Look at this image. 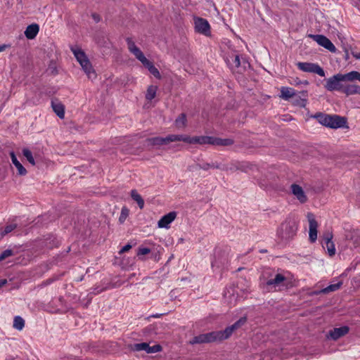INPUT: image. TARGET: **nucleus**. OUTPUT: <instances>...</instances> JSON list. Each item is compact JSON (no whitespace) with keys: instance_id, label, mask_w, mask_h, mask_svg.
I'll return each instance as SVG.
<instances>
[{"instance_id":"1","label":"nucleus","mask_w":360,"mask_h":360,"mask_svg":"<svg viewBox=\"0 0 360 360\" xmlns=\"http://www.w3.org/2000/svg\"><path fill=\"white\" fill-rule=\"evenodd\" d=\"M297 229L298 224L296 219L292 217H288L278 228L277 236L281 241L288 243L295 238Z\"/></svg>"},{"instance_id":"2","label":"nucleus","mask_w":360,"mask_h":360,"mask_svg":"<svg viewBox=\"0 0 360 360\" xmlns=\"http://www.w3.org/2000/svg\"><path fill=\"white\" fill-rule=\"evenodd\" d=\"M286 278L280 274H277L274 277L266 280L263 276L261 278L260 286L266 292L278 291L286 286Z\"/></svg>"},{"instance_id":"3","label":"nucleus","mask_w":360,"mask_h":360,"mask_svg":"<svg viewBox=\"0 0 360 360\" xmlns=\"http://www.w3.org/2000/svg\"><path fill=\"white\" fill-rule=\"evenodd\" d=\"M342 82H345L343 74H336L326 80L325 88L330 91H341L343 89Z\"/></svg>"},{"instance_id":"4","label":"nucleus","mask_w":360,"mask_h":360,"mask_svg":"<svg viewBox=\"0 0 360 360\" xmlns=\"http://www.w3.org/2000/svg\"><path fill=\"white\" fill-rule=\"evenodd\" d=\"M129 349L133 352L145 351L147 354H153L161 352L162 347L158 344L150 347L147 342H141L131 345Z\"/></svg>"},{"instance_id":"5","label":"nucleus","mask_w":360,"mask_h":360,"mask_svg":"<svg viewBox=\"0 0 360 360\" xmlns=\"http://www.w3.org/2000/svg\"><path fill=\"white\" fill-rule=\"evenodd\" d=\"M297 68L305 72L316 73L321 77L325 76V72L318 64L307 62H299L297 63Z\"/></svg>"},{"instance_id":"6","label":"nucleus","mask_w":360,"mask_h":360,"mask_svg":"<svg viewBox=\"0 0 360 360\" xmlns=\"http://www.w3.org/2000/svg\"><path fill=\"white\" fill-rule=\"evenodd\" d=\"M309 37L330 52L335 53L336 51L335 45L326 37L321 34H310Z\"/></svg>"},{"instance_id":"7","label":"nucleus","mask_w":360,"mask_h":360,"mask_svg":"<svg viewBox=\"0 0 360 360\" xmlns=\"http://www.w3.org/2000/svg\"><path fill=\"white\" fill-rule=\"evenodd\" d=\"M309 221V239L311 243H314L317 239L318 222L312 213L307 214Z\"/></svg>"},{"instance_id":"8","label":"nucleus","mask_w":360,"mask_h":360,"mask_svg":"<svg viewBox=\"0 0 360 360\" xmlns=\"http://www.w3.org/2000/svg\"><path fill=\"white\" fill-rule=\"evenodd\" d=\"M217 341V335L215 331L210 332L208 333L200 334L199 335L195 336L191 341L190 344H202V343H209Z\"/></svg>"},{"instance_id":"9","label":"nucleus","mask_w":360,"mask_h":360,"mask_svg":"<svg viewBox=\"0 0 360 360\" xmlns=\"http://www.w3.org/2000/svg\"><path fill=\"white\" fill-rule=\"evenodd\" d=\"M126 41L130 53H131L136 58L143 64L147 60L143 52L138 46H136L131 38L127 37L126 39Z\"/></svg>"},{"instance_id":"10","label":"nucleus","mask_w":360,"mask_h":360,"mask_svg":"<svg viewBox=\"0 0 360 360\" xmlns=\"http://www.w3.org/2000/svg\"><path fill=\"white\" fill-rule=\"evenodd\" d=\"M195 29L197 32L208 35L210 34V26L208 21L202 18H195L194 19Z\"/></svg>"},{"instance_id":"11","label":"nucleus","mask_w":360,"mask_h":360,"mask_svg":"<svg viewBox=\"0 0 360 360\" xmlns=\"http://www.w3.org/2000/svg\"><path fill=\"white\" fill-rule=\"evenodd\" d=\"M333 237V235L330 231H326L323 235V244L326 245L328 253L330 257L335 254V244L332 241Z\"/></svg>"},{"instance_id":"12","label":"nucleus","mask_w":360,"mask_h":360,"mask_svg":"<svg viewBox=\"0 0 360 360\" xmlns=\"http://www.w3.org/2000/svg\"><path fill=\"white\" fill-rule=\"evenodd\" d=\"M176 212H170L168 214L164 215L160 218L158 222V226L159 228H169V224L176 219Z\"/></svg>"},{"instance_id":"13","label":"nucleus","mask_w":360,"mask_h":360,"mask_svg":"<svg viewBox=\"0 0 360 360\" xmlns=\"http://www.w3.org/2000/svg\"><path fill=\"white\" fill-rule=\"evenodd\" d=\"M308 93L307 91H302L299 94L295 93V96L292 98V103L294 105L300 108H304L307 103Z\"/></svg>"},{"instance_id":"14","label":"nucleus","mask_w":360,"mask_h":360,"mask_svg":"<svg viewBox=\"0 0 360 360\" xmlns=\"http://www.w3.org/2000/svg\"><path fill=\"white\" fill-rule=\"evenodd\" d=\"M79 63L80 64L82 70L84 71V72L86 74L87 77L89 79H94L96 77V72L93 69L92 65L88 58L84 59V60L79 62Z\"/></svg>"},{"instance_id":"15","label":"nucleus","mask_w":360,"mask_h":360,"mask_svg":"<svg viewBox=\"0 0 360 360\" xmlns=\"http://www.w3.org/2000/svg\"><path fill=\"white\" fill-rule=\"evenodd\" d=\"M349 332V328L347 326H342L340 328H335L330 330L328 338L333 340H337L340 338L345 335Z\"/></svg>"},{"instance_id":"16","label":"nucleus","mask_w":360,"mask_h":360,"mask_svg":"<svg viewBox=\"0 0 360 360\" xmlns=\"http://www.w3.org/2000/svg\"><path fill=\"white\" fill-rule=\"evenodd\" d=\"M291 191L292 194L297 198V200L304 203L307 200V198L302 189V188L295 184L291 185Z\"/></svg>"},{"instance_id":"17","label":"nucleus","mask_w":360,"mask_h":360,"mask_svg":"<svg viewBox=\"0 0 360 360\" xmlns=\"http://www.w3.org/2000/svg\"><path fill=\"white\" fill-rule=\"evenodd\" d=\"M330 121L328 127L333 129L341 128L347 124V120L345 117L338 115H330Z\"/></svg>"},{"instance_id":"18","label":"nucleus","mask_w":360,"mask_h":360,"mask_svg":"<svg viewBox=\"0 0 360 360\" xmlns=\"http://www.w3.org/2000/svg\"><path fill=\"white\" fill-rule=\"evenodd\" d=\"M214 136H199L191 137V144L200 145H212L213 146Z\"/></svg>"},{"instance_id":"19","label":"nucleus","mask_w":360,"mask_h":360,"mask_svg":"<svg viewBox=\"0 0 360 360\" xmlns=\"http://www.w3.org/2000/svg\"><path fill=\"white\" fill-rule=\"evenodd\" d=\"M39 31V25L34 23L28 25L25 31V35L28 39H33L36 37Z\"/></svg>"},{"instance_id":"20","label":"nucleus","mask_w":360,"mask_h":360,"mask_svg":"<svg viewBox=\"0 0 360 360\" xmlns=\"http://www.w3.org/2000/svg\"><path fill=\"white\" fill-rule=\"evenodd\" d=\"M169 143L174 141H183L191 144V136L185 134H170L167 136Z\"/></svg>"},{"instance_id":"21","label":"nucleus","mask_w":360,"mask_h":360,"mask_svg":"<svg viewBox=\"0 0 360 360\" xmlns=\"http://www.w3.org/2000/svg\"><path fill=\"white\" fill-rule=\"evenodd\" d=\"M342 285V281H338L337 283L335 284H330L326 288H324L321 289V290L316 291L314 292L315 295H320V294H328L331 292L337 291L340 288V287Z\"/></svg>"},{"instance_id":"22","label":"nucleus","mask_w":360,"mask_h":360,"mask_svg":"<svg viewBox=\"0 0 360 360\" xmlns=\"http://www.w3.org/2000/svg\"><path fill=\"white\" fill-rule=\"evenodd\" d=\"M342 92L347 96L360 94V86L356 84L344 85Z\"/></svg>"},{"instance_id":"23","label":"nucleus","mask_w":360,"mask_h":360,"mask_svg":"<svg viewBox=\"0 0 360 360\" xmlns=\"http://www.w3.org/2000/svg\"><path fill=\"white\" fill-rule=\"evenodd\" d=\"M10 156H11V161H12L13 164L15 165V167L18 169V174L21 175V176L25 175L27 174V170L22 166V165L18 160V159L15 155V153L11 152Z\"/></svg>"},{"instance_id":"24","label":"nucleus","mask_w":360,"mask_h":360,"mask_svg":"<svg viewBox=\"0 0 360 360\" xmlns=\"http://www.w3.org/2000/svg\"><path fill=\"white\" fill-rule=\"evenodd\" d=\"M295 90L290 87L283 86L281 89V95L280 97L285 101H288L290 98H292L295 96Z\"/></svg>"},{"instance_id":"25","label":"nucleus","mask_w":360,"mask_h":360,"mask_svg":"<svg viewBox=\"0 0 360 360\" xmlns=\"http://www.w3.org/2000/svg\"><path fill=\"white\" fill-rule=\"evenodd\" d=\"M146 141L151 146H162L169 143V141H167V136L165 138L160 136L149 138L146 139Z\"/></svg>"},{"instance_id":"26","label":"nucleus","mask_w":360,"mask_h":360,"mask_svg":"<svg viewBox=\"0 0 360 360\" xmlns=\"http://www.w3.org/2000/svg\"><path fill=\"white\" fill-rule=\"evenodd\" d=\"M233 330L231 326L226 328L224 330L215 331L217 341H221L229 338Z\"/></svg>"},{"instance_id":"27","label":"nucleus","mask_w":360,"mask_h":360,"mask_svg":"<svg viewBox=\"0 0 360 360\" xmlns=\"http://www.w3.org/2000/svg\"><path fill=\"white\" fill-rule=\"evenodd\" d=\"M51 106L54 112L60 118H64L65 116V108L64 105L60 103L51 102Z\"/></svg>"},{"instance_id":"28","label":"nucleus","mask_w":360,"mask_h":360,"mask_svg":"<svg viewBox=\"0 0 360 360\" xmlns=\"http://www.w3.org/2000/svg\"><path fill=\"white\" fill-rule=\"evenodd\" d=\"M234 143L232 139H221L214 136L213 146H229Z\"/></svg>"},{"instance_id":"29","label":"nucleus","mask_w":360,"mask_h":360,"mask_svg":"<svg viewBox=\"0 0 360 360\" xmlns=\"http://www.w3.org/2000/svg\"><path fill=\"white\" fill-rule=\"evenodd\" d=\"M143 65L148 68L149 72L156 78L161 77L159 70L154 66V65L148 59L143 63Z\"/></svg>"},{"instance_id":"30","label":"nucleus","mask_w":360,"mask_h":360,"mask_svg":"<svg viewBox=\"0 0 360 360\" xmlns=\"http://www.w3.org/2000/svg\"><path fill=\"white\" fill-rule=\"evenodd\" d=\"M70 49L78 62L84 60L87 58L85 53L81 49L72 46Z\"/></svg>"},{"instance_id":"31","label":"nucleus","mask_w":360,"mask_h":360,"mask_svg":"<svg viewBox=\"0 0 360 360\" xmlns=\"http://www.w3.org/2000/svg\"><path fill=\"white\" fill-rule=\"evenodd\" d=\"M187 119L185 113L180 114L175 120V126L178 129H183L186 126Z\"/></svg>"},{"instance_id":"32","label":"nucleus","mask_w":360,"mask_h":360,"mask_svg":"<svg viewBox=\"0 0 360 360\" xmlns=\"http://www.w3.org/2000/svg\"><path fill=\"white\" fill-rule=\"evenodd\" d=\"M345 82H352L354 80L360 81V72L357 71H352L346 74H343Z\"/></svg>"},{"instance_id":"33","label":"nucleus","mask_w":360,"mask_h":360,"mask_svg":"<svg viewBox=\"0 0 360 360\" xmlns=\"http://www.w3.org/2000/svg\"><path fill=\"white\" fill-rule=\"evenodd\" d=\"M219 169H221L223 171H236V170H241L243 172H246L245 169H242L241 167H239V163H231L230 165H221V168Z\"/></svg>"},{"instance_id":"34","label":"nucleus","mask_w":360,"mask_h":360,"mask_svg":"<svg viewBox=\"0 0 360 360\" xmlns=\"http://www.w3.org/2000/svg\"><path fill=\"white\" fill-rule=\"evenodd\" d=\"M131 198L136 201L140 207V209H143L144 207V200L142 197L137 193L136 190H132L131 191Z\"/></svg>"},{"instance_id":"35","label":"nucleus","mask_w":360,"mask_h":360,"mask_svg":"<svg viewBox=\"0 0 360 360\" xmlns=\"http://www.w3.org/2000/svg\"><path fill=\"white\" fill-rule=\"evenodd\" d=\"M158 87L157 86L150 85L148 87L146 94V98L148 101H152L155 97L156 96Z\"/></svg>"},{"instance_id":"36","label":"nucleus","mask_w":360,"mask_h":360,"mask_svg":"<svg viewBox=\"0 0 360 360\" xmlns=\"http://www.w3.org/2000/svg\"><path fill=\"white\" fill-rule=\"evenodd\" d=\"M316 117L318 119V121L320 124L328 127L331 119L330 115H324L322 113H319L316 115Z\"/></svg>"},{"instance_id":"37","label":"nucleus","mask_w":360,"mask_h":360,"mask_svg":"<svg viewBox=\"0 0 360 360\" xmlns=\"http://www.w3.org/2000/svg\"><path fill=\"white\" fill-rule=\"evenodd\" d=\"M227 63L232 69L240 68V60L239 56L235 55L233 58H231V61L230 60V58H228Z\"/></svg>"},{"instance_id":"38","label":"nucleus","mask_w":360,"mask_h":360,"mask_svg":"<svg viewBox=\"0 0 360 360\" xmlns=\"http://www.w3.org/2000/svg\"><path fill=\"white\" fill-rule=\"evenodd\" d=\"M24 326H25L24 319L19 316H15L14 318V321H13V328L18 330H22Z\"/></svg>"},{"instance_id":"39","label":"nucleus","mask_w":360,"mask_h":360,"mask_svg":"<svg viewBox=\"0 0 360 360\" xmlns=\"http://www.w3.org/2000/svg\"><path fill=\"white\" fill-rule=\"evenodd\" d=\"M197 166L199 169H201L203 170H208L210 168H216V169L221 168V165L217 164V163H203V164H198Z\"/></svg>"},{"instance_id":"40","label":"nucleus","mask_w":360,"mask_h":360,"mask_svg":"<svg viewBox=\"0 0 360 360\" xmlns=\"http://www.w3.org/2000/svg\"><path fill=\"white\" fill-rule=\"evenodd\" d=\"M22 154L26 158L27 160L32 165H35V161L32 156V152L28 148H23Z\"/></svg>"},{"instance_id":"41","label":"nucleus","mask_w":360,"mask_h":360,"mask_svg":"<svg viewBox=\"0 0 360 360\" xmlns=\"http://www.w3.org/2000/svg\"><path fill=\"white\" fill-rule=\"evenodd\" d=\"M247 321V318L245 316L241 317L239 320H238L233 325L230 326L233 330H236V329L240 328L243 326Z\"/></svg>"},{"instance_id":"42","label":"nucleus","mask_w":360,"mask_h":360,"mask_svg":"<svg viewBox=\"0 0 360 360\" xmlns=\"http://www.w3.org/2000/svg\"><path fill=\"white\" fill-rule=\"evenodd\" d=\"M129 210L127 207H123L121 210L120 216L119 217V221L123 224L127 217L129 216Z\"/></svg>"},{"instance_id":"43","label":"nucleus","mask_w":360,"mask_h":360,"mask_svg":"<svg viewBox=\"0 0 360 360\" xmlns=\"http://www.w3.org/2000/svg\"><path fill=\"white\" fill-rule=\"evenodd\" d=\"M17 224H11L7 225L5 229L1 231V235L2 237L6 236V234L11 233L15 229H16Z\"/></svg>"},{"instance_id":"44","label":"nucleus","mask_w":360,"mask_h":360,"mask_svg":"<svg viewBox=\"0 0 360 360\" xmlns=\"http://www.w3.org/2000/svg\"><path fill=\"white\" fill-rule=\"evenodd\" d=\"M150 252V249L148 248H139L137 250V256L139 257L140 259H143L141 257L143 255H146Z\"/></svg>"},{"instance_id":"45","label":"nucleus","mask_w":360,"mask_h":360,"mask_svg":"<svg viewBox=\"0 0 360 360\" xmlns=\"http://www.w3.org/2000/svg\"><path fill=\"white\" fill-rule=\"evenodd\" d=\"M13 252L12 250L7 249L3 251L0 255V262L5 259L6 258L13 255Z\"/></svg>"},{"instance_id":"46","label":"nucleus","mask_w":360,"mask_h":360,"mask_svg":"<svg viewBox=\"0 0 360 360\" xmlns=\"http://www.w3.org/2000/svg\"><path fill=\"white\" fill-rule=\"evenodd\" d=\"M239 167H241L242 169H245L247 172L249 169H252V167H254V165H252L250 163L246 162V163H239Z\"/></svg>"},{"instance_id":"47","label":"nucleus","mask_w":360,"mask_h":360,"mask_svg":"<svg viewBox=\"0 0 360 360\" xmlns=\"http://www.w3.org/2000/svg\"><path fill=\"white\" fill-rule=\"evenodd\" d=\"M294 84L295 85H299V84H305V85H307L309 84V82L307 80H304V81H301L298 78H296L295 80H294Z\"/></svg>"},{"instance_id":"48","label":"nucleus","mask_w":360,"mask_h":360,"mask_svg":"<svg viewBox=\"0 0 360 360\" xmlns=\"http://www.w3.org/2000/svg\"><path fill=\"white\" fill-rule=\"evenodd\" d=\"M131 248V245L130 244H127L120 250V253H123L129 251Z\"/></svg>"},{"instance_id":"49","label":"nucleus","mask_w":360,"mask_h":360,"mask_svg":"<svg viewBox=\"0 0 360 360\" xmlns=\"http://www.w3.org/2000/svg\"><path fill=\"white\" fill-rule=\"evenodd\" d=\"M353 243L355 247H358L359 245H360V236H356Z\"/></svg>"},{"instance_id":"50","label":"nucleus","mask_w":360,"mask_h":360,"mask_svg":"<svg viewBox=\"0 0 360 360\" xmlns=\"http://www.w3.org/2000/svg\"><path fill=\"white\" fill-rule=\"evenodd\" d=\"M11 46L9 44H2L0 45V52L4 51L7 48H9Z\"/></svg>"},{"instance_id":"51","label":"nucleus","mask_w":360,"mask_h":360,"mask_svg":"<svg viewBox=\"0 0 360 360\" xmlns=\"http://www.w3.org/2000/svg\"><path fill=\"white\" fill-rule=\"evenodd\" d=\"M352 54L354 58H355L357 60H360V51L359 52H352Z\"/></svg>"},{"instance_id":"52","label":"nucleus","mask_w":360,"mask_h":360,"mask_svg":"<svg viewBox=\"0 0 360 360\" xmlns=\"http://www.w3.org/2000/svg\"><path fill=\"white\" fill-rule=\"evenodd\" d=\"M6 283L7 281L6 279L0 280V288L3 287Z\"/></svg>"},{"instance_id":"53","label":"nucleus","mask_w":360,"mask_h":360,"mask_svg":"<svg viewBox=\"0 0 360 360\" xmlns=\"http://www.w3.org/2000/svg\"><path fill=\"white\" fill-rule=\"evenodd\" d=\"M92 16L96 21H99V18L96 14H93Z\"/></svg>"},{"instance_id":"54","label":"nucleus","mask_w":360,"mask_h":360,"mask_svg":"<svg viewBox=\"0 0 360 360\" xmlns=\"http://www.w3.org/2000/svg\"><path fill=\"white\" fill-rule=\"evenodd\" d=\"M161 316V314H153V315H151V317H153V318H159L160 316Z\"/></svg>"}]
</instances>
